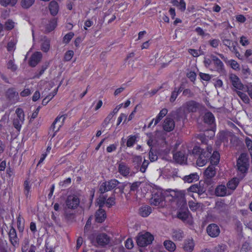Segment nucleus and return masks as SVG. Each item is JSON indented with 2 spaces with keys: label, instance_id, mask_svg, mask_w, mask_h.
<instances>
[{
  "label": "nucleus",
  "instance_id": "24",
  "mask_svg": "<svg viewBox=\"0 0 252 252\" xmlns=\"http://www.w3.org/2000/svg\"><path fill=\"white\" fill-rule=\"evenodd\" d=\"M203 121L205 123L209 125L214 124L215 118L213 114L210 112L206 113L203 117Z\"/></svg>",
  "mask_w": 252,
  "mask_h": 252
},
{
  "label": "nucleus",
  "instance_id": "6",
  "mask_svg": "<svg viewBox=\"0 0 252 252\" xmlns=\"http://www.w3.org/2000/svg\"><path fill=\"white\" fill-rule=\"evenodd\" d=\"M5 96L12 103H15L19 100L18 93L14 88H9L6 92Z\"/></svg>",
  "mask_w": 252,
  "mask_h": 252
},
{
  "label": "nucleus",
  "instance_id": "51",
  "mask_svg": "<svg viewBox=\"0 0 252 252\" xmlns=\"http://www.w3.org/2000/svg\"><path fill=\"white\" fill-rule=\"evenodd\" d=\"M127 8V4L126 3H121L119 4L117 6V10L124 12Z\"/></svg>",
  "mask_w": 252,
  "mask_h": 252
},
{
  "label": "nucleus",
  "instance_id": "33",
  "mask_svg": "<svg viewBox=\"0 0 252 252\" xmlns=\"http://www.w3.org/2000/svg\"><path fill=\"white\" fill-rule=\"evenodd\" d=\"M177 217L184 221L186 220L189 217V211L185 210L179 212L177 214Z\"/></svg>",
  "mask_w": 252,
  "mask_h": 252
},
{
  "label": "nucleus",
  "instance_id": "1",
  "mask_svg": "<svg viewBox=\"0 0 252 252\" xmlns=\"http://www.w3.org/2000/svg\"><path fill=\"white\" fill-rule=\"evenodd\" d=\"M236 166L238 171L241 174L247 172L249 166V158L247 154H241L237 159Z\"/></svg>",
  "mask_w": 252,
  "mask_h": 252
},
{
  "label": "nucleus",
  "instance_id": "10",
  "mask_svg": "<svg viewBox=\"0 0 252 252\" xmlns=\"http://www.w3.org/2000/svg\"><path fill=\"white\" fill-rule=\"evenodd\" d=\"M208 234L212 237H216L220 233L219 227L215 223L209 224L206 229Z\"/></svg>",
  "mask_w": 252,
  "mask_h": 252
},
{
  "label": "nucleus",
  "instance_id": "40",
  "mask_svg": "<svg viewBox=\"0 0 252 252\" xmlns=\"http://www.w3.org/2000/svg\"><path fill=\"white\" fill-rule=\"evenodd\" d=\"M142 162V158L140 156H134L132 158V163L135 167H139Z\"/></svg>",
  "mask_w": 252,
  "mask_h": 252
},
{
  "label": "nucleus",
  "instance_id": "2",
  "mask_svg": "<svg viewBox=\"0 0 252 252\" xmlns=\"http://www.w3.org/2000/svg\"><path fill=\"white\" fill-rule=\"evenodd\" d=\"M154 240V236L149 232L139 233L137 236L136 242L140 247H145L151 244Z\"/></svg>",
  "mask_w": 252,
  "mask_h": 252
},
{
  "label": "nucleus",
  "instance_id": "47",
  "mask_svg": "<svg viewBox=\"0 0 252 252\" xmlns=\"http://www.w3.org/2000/svg\"><path fill=\"white\" fill-rule=\"evenodd\" d=\"M73 56V52L72 51L69 50L66 52L65 54L64 59L66 61H70Z\"/></svg>",
  "mask_w": 252,
  "mask_h": 252
},
{
  "label": "nucleus",
  "instance_id": "25",
  "mask_svg": "<svg viewBox=\"0 0 252 252\" xmlns=\"http://www.w3.org/2000/svg\"><path fill=\"white\" fill-rule=\"evenodd\" d=\"M152 212V208L149 206H144L140 208L139 214L143 217L148 216Z\"/></svg>",
  "mask_w": 252,
  "mask_h": 252
},
{
  "label": "nucleus",
  "instance_id": "58",
  "mask_svg": "<svg viewBox=\"0 0 252 252\" xmlns=\"http://www.w3.org/2000/svg\"><path fill=\"white\" fill-rule=\"evenodd\" d=\"M246 143L249 150L250 155L252 156V152L251 151V150H252V144L251 140L249 138L247 137L246 138Z\"/></svg>",
  "mask_w": 252,
  "mask_h": 252
},
{
  "label": "nucleus",
  "instance_id": "44",
  "mask_svg": "<svg viewBox=\"0 0 252 252\" xmlns=\"http://www.w3.org/2000/svg\"><path fill=\"white\" fill-rule=\"evenodd\" d=\"M106 197L104 196H100L99 198L97 201V205L99 206V208H101L106 202Z\"/></svg>",
  "mask_w": 252,
  "mask_h": 252
},
{
  "label": "nucleus",
  "instance_id": "63",
  "mask_svg": "<svg viewBox=\"0 0 252 252\" xmlns=\"http://www.w3.org/2000/svg\"><path fill=\"white\" fill-rule=\"evenodd\" d=\"M240 42L243 46L248 45L250 43L247 37L244 36L241 37Z\"/></svg>",
  "mask_w": 252,
  "mask_h": 252
},
{
  "label": "nucleus",
  "instance_id": "5",
  "mask_svg": "<svg viewBox=\"0 0 252 252\" xmlns=\"http://www.w3.org/2000/svg\"><path fill=\"white\" fill-rule=\"evenodd\" d=\"M188 190L194 193H197L198 196L204 198L207 196L206 193V189L204 187L203 185H201L200 182L199 185L195 184L190 186Z\"/></svg>",
  "mask_w": 252,
  "mask_h": 252
},
{
  "label": "nucleus",
  "instance_id": "9",
  "mask_svg": "<svg viewBox=\"0 0 252 252\" xmlns=\"http://www.w3.org/2000/svg\"><path fill=\"white\" fill-rule=\"evenodd\" d=\"M110 238L106 234L102 233L96 236V242L101 247H104L110 243Z\"/></svg>",
  "mask_w": 252,
  "mask_h": 252
},
{
  "label": "nucleus",
  "instance_id": "56",
  "mask_svg": "<svg viewBox=\"0 0 252 252\" xmlns=\"http://www.w3.org/2000/svg\"><path fill=\"white\" fill-rule=\"evenodd\" d=\"M199 76L202 80L207 81H209L211 78V76L209 74L202 72L199 73Z\"/></svg>",
  "mask_w": 252,
  "mask_h": 252
},
{
  "label": "nucleus",
  "instance_id": "53",
  "mask_svg": "<svg viewBox=\"0 0 252 252\" xmlns=\"http://www.w3.org/2000/svg\"><path fill=\"white\" fill-rule=\"evenodd\" d=\"M125 246L127 249H131L133 247V241L131 238H128L126 240Z\"/></svg>",
  "mask_w": 252,
  "mask_h": 252
},
{
  "label": "nucleus",
  "instance_id": "29",
  "mask_svg": "<svg viewBox=\"0 0 252 252\" xmlns=\"http://www.w3.org/2000/svg\"><path fill=\"white\" fill-rule=\"evenodd\" d=\"M165 249L169 252H174L176 250L175 244L170 240H166L163 243Z\"/></svg>",
  "mask_w": 252,
  "mask_h": 252
},
{
  "label": "nucleus",
  "instance_id": "16",
  "mask_svg": "<svg viewBox=\"0 0 252 252\" xmlns=\"http://www.w3.org/2000/svg\"><path fill=\"white\" fill-rule=\"evenodd\" d=\"M173 158L177 162L180 164L183 163L187 159V158L185 156V153L184 150L180 151L173 154Z\"/></svg>",
  "mask_w": 252,
  "mask_h": 252
},
{
  "label": "nucleus",
  "instance_id": "42",
  "mask_svg": "<svg viewBox=\"0 0 252 252\" xmlns=\"http://www.w3.org/2000/svg\"><path fill=\"white\" fill-rule=\"evenodd\" d=\"M215 250L217 252H225L226 246L224 244L218 245L215 248Z\"/></svg>",
  "mask_w": 252,
  "mask_h": 252
},
{
  "label": "nucleus",
  "instance_id": "13",
  "mask_svg": "<svg viewBox=\"0 0 252 252\" xmlns=\"http://www.w3.org/2000/svg\"><path fill=\"white\" fill-rule=\"evenodd\" d=\"M229 79L231 81L232 85L236 89L243 90L244 89V86L241 83L240 79L236 75L231 74L229 75Z\"/></svg>",
  "mask_w": 252,
  "mask_h": 252
},
{
  "label": "nucleus",
  "instance_id": "39",
  "mask_svg": "<svg viewBox=\"0 0 252 252\" xmlns=\"http://www.w3.org/2000/svg\"><path fill=\"white\" fill-rule=\"evenodd\" d=\"M24 121H21L19 119L16 118L14 119L13 122V125L14 127L17 129L18 131H20L21 125L23 123Z\"/></svg>",
  "mask_w": 252,
  "mask_h": 252
},
{
  "label": "nucleus",
  "instance_id": "31",
  "mask_svg": "<svg viewBox=\"0 0 252 252\" xmlns=\"http://www.w3.org/2000/svg\"><path fill=\"white\" fill-rule=\"evenodd\" d=\"M59 87V86L54 90L52 93V94H49L43 99L42 101V104L43 105H46L49 102V101L51 100L52 98L57 94Z\"/></svg>",
  "mask_w": 252,
  "mask_h": 252
},
{
  "label": "nucleus",
  "instance_id": "50",
  "mask_svg": "<svg viewBox=\"0 0 252 252\" xmlns=\"http://www.w3.org/2000/svg\"><path fill=\"white\" fill-rule=\"evenodd\" d=\"M238 95L241 98V99L243 100L244 102H248L249 100V99L248 98V97L247 96V95L241 92H240V91H238L237 92Z\"/></svg>",
  "mask_w": 252,
  "mask_h": 252
},
{
  "label": "nucleus",
  "instance_id": "43",
  "mask_svg": "<svg viewBox=\"0 0 252 252\" xmlns=\"http://www.w3.org/2000/svg\"><path fill=\"white\" fill-rule=\"evenodd\" d=\"M106 185V182L103 183L100 186L99 191L100 193L103 194L104 192L108 191L109 189H108Z\"/></svg>",
  "mask_w": 252,
  "mask_h": 252
},
{
  "label": "nucleus",
  "instance_id": "12",
  "mask_svg": "<svg viewBox=\"0 0 252 252\" xmlns=\"http://www.w3.org/2000/svg\"><path fill=\"white\" fill-rule=\"evenodd\" d=\"M175 127V122L171 118L167 117L164 120L163 124V128L167 132L172 131Z\"/></svg>",
  "mask_w": 252,
  "mask_h": 252
},
{
  "label": "nucleus",
  "instance_id": "28",
  "mask_svg": "<svg viewBox=\"0 0 252 252\" xmlns=\"http://www.w3.org/2000/svg\"><path fill=\"white\" fill-rule=\"evenodd\" d=\"M194 246L192 240H188L185 242L184 249L187 252H191L193 250Z\"/></svg>",
  "mask_w": 252,
  "mask_h": 252
},
{
  "label": "nucleus",
  "instance_id": "15",
  "mask_svg": "<svg viewBox=\"0 0 252 252\" xmlns=\"http://www.w3.org/2000/svg\"><path fill=\"white\" fill-rule=\"evenodd\" d=\"M210 57L215 66L216 70L219 72H222L224 70L223 63L218 57L213 55H211Z\"/></svg>",
  "mask_w": 252,
  "mask_h": 252
},
{
  "label": "nucleus",
  "instance_id": "41",
  "mask_svg": "<svg viewBox=\"0 0 252 252\" xmlns=\"http://www.w3.org/2000/svg\"><path fill=\"white\" fill-rule=\"evenodd\" d=\"M16 114L17 116V119H19L21 121H24V113L21 108H18L16 110Z\"/></svg>",
  "mask_w": 252,
  "mask_h": 252
},
{
  "label": "nucleus",
  "instance_id": "30",
  "mask_svg": "<svg viewBox=\"0 0 252 252\" xmlns=\"http://www.w3.org/2000/svg\"><path fill=\"white\" fill-rule=\"evenodd\" d=\"M239 182V180L237 178H233L229 181L227 184V187L228 189L234 190L237 187Z\"/></svg>",
  "mask_w": 252,
  "mask_h": 252
},
{
  "label": "nucleus",
  "instance_id": "14",
  "mask_svg": "<svg viewBox=\"0 0 252 252\" xmlns=\"http://www.w3.org/2000/svg\"><path fill=\"white\" fill-rule=\"evenodd\" d=\"M42 57V55L40 52H36L31 56L29 64L32 67L35 66L38 63L40 62Z\"/></svg>",
  "mask_w": 252,
  "mask_h": 252
},
{
  "label": "nucleus",
  "instance_id": "45",
  "mask_svg": "<svg viewBox=\"0 0 252 252\" xmlns=\"http://www.w3.org/2000/svg\"><path fill=\"white\" fill-rule=\"evenodd\" d=\"M74 36V33L72 32H70L66 34L64 37L63 39V41L64 43H68L72 38Z\"/></svg>",
  "mask_w": 252,
  "mask_h": 252
},
{
  "label": "nucleus",
  "instance_id": "32",
  "mask_svg": "<svg viewBox=\"0 0 252 252\" xmlns=\"http://www.w3.org/2000/svg\"><path fill=\"white\" fill-rule=\"evenodd\" d=\"M50 40L46 38L41 43V50L44 52H47L50 47Z\"/></svg>",
  "mask_w": 252,
  "mask_h": 252
},
{
  "label": "nucleus",
  "instance_id": "19",
  "mask_svg": "<svg viewBox=\"0 0 252 252\" xmlns=\"http://www.w3.org/2000/svg\"><path fill=\"white\" fill-rule=\"evenodd\" d=\"M106 217L105 212L102 208H99L95 213V220L97 222H103Z\"/></svg>",
  "mask_w": 252,
  "mask_h": 252
},
{
  "label": "nucleus",
  "instance_id": "3",
  "mask_svg": "<svg viewBox=\"0 0 252 252\" xmlns=\"http://www.w3.org/2000/svg\"><path fill=\"white\" fill-rule=\"evenodd\" d=\"M200 104L199 103L194 101L190 100L184 103L182 107L177 110V113L179 114L183 110L185 112L187 111L188 112H195L199 108Z\"/></svg>",
  "mask_w": 252,
  "mask_h": 252
},
{
  "label": "nucleus",
  "instance_id": "36",
  "mask_svg": "<svg viewBox=\"0 0 252 252\" xmlns=\"http://www.w3.org/2000/svg\"><path fill=\"white\" fill-rule=\"evenodd\" d=\"M34 1L35 0H22L21 4L23 8L28 9L34 3Z\"/></svg>",
  "mask_w": 252,
  "mask_h": 252
},
{
  "label": "nucleus",
  "instance_id": "60",
  "mask_svg": "<svg viewBox=\"0 0 252 252\" xmlns=\"http://www.w3.org/2000/svg\"><path fill=\"white\" fill-rule=\"evenodd\" d=\"M149 162L148 160H144L142 163V164L140 167V170L142 172L144 173L146 171L147 167L148 166Z\"/></svg>",
  "mask_w": 252,
  "mask_h": 252
},
{
  "label": "nucleus",
  "instance_id": "4",
  "mask_svg": "<svg viewBox=\"0 0 252 252\" xmlns=\"http://www.w3.org/2000/svg\"><path fill=\"white\" fill-rule=\"evenodd\" d=\"M80 203L79 198L75 195H70L67 196L65 200L66 208L75 209L77 208Z\"/></svg>",
  "mask_w": 252,
  "mask_h": 252
},
{
  "label": "nucleus",
  "instance_id": "46",
  "mask_svg": "<svg viewBox=\"0 0 252 252\" xmlns=\"http://www.w3.org/2000/svg\"><path fill=\"white\" fill-rule=\"evenodd\" d=\"M64 216L66 219L68 220H71L74 218V214L73 213H68L67 212V208H64Z\"/></svg>",
  "mask_w": 252,
  "mask_h": 252
},
{
  "label": "nucleus",
  "instance_id": "54",
  "mask_svg": "<svg viewBox=\"0 0 252 252\" xmlns=\"http://www.w3.org/2000/svg\"><path fill=\"white\" fill-rule=\"evenodd\" d=\"M115 198L114 197H110L107 200H106V204L109 207L115 205Z\"/></svg>",
  "mask_w": 252,
  "mask_h": 252
},
{
  "label": "nucleus",
  "instance_id": "26",
  "mask_svg": "<svg viewBox=\"0 0 252 252\" xmlns=\"http://www.w3.org/2000/svg\"><path fill=\"white\" fill-rule=\"evenodd\" d=\"M199 179V176L197 173L190 174L189 175L185 176L183 178L185 182L190 183L194 181H197Z\"/></svg>",
  "mask_w": 252,
  "mask_h": 252
},
{
  "label": "nucleus",
  "instance_id": "48",
  "mask_svg": "<svg viewBox=\"0 0 252 252\" xmlns=\"http://www.w3.org/2000/svg\"><path fill=\"white\" fill-rule=\"evenodd\" d=\"M113 117V114L112 113H110L104 120V122L102 124V126L103 127L106 126L109 123Z\"/></svg>",
  "mask_w": 252,
  "mask_h": 252
},
{
  "label": "nucleus",
  "instance_id": "7",
  "mask_svg": "<svg viewBox=\"0 0 252 252\" xmlns=\"http://www.w3.org/2000/svg\"><path fill=\"white\" fill-rule=\"evenodd\" d=\"M165 200L164 196L160 191H157L153 194L151 198V204L154 206H162Z\"/></svg>",
  "mask_w": 252,
  "mask_h": 252
},
{
  "label": "nucleus",
  "instance_id": "8",
  "mask_svg": "<svg viewBox=\"0 0 252 252\" xmlns=\"http://www.w3.org/2000/svg\"><path fill=\"white\" fill-rule=\"evenodd\" d=\"M210 158V153L209 152H204V150H202L196 161L197 165L203 166L207 163Z\"/></svg>",
  "mask_w": 252,
  "mask_h": 252
},
{
  "label": "nucleus",
  "instance_id": "27",
  "mask_svg": "<svg viewBox=\"0 0 252 252\" xmlns=\"http://www.w3.org/2000/svg\"><path fill=\"white\" fill-rule=\"evenodd\" d=\"M184 237L183 231L180 229L174 230L172 233V238L175 241H181Z\"/></svg>",
  "mask_w": 252,
  "mask_h": 252
},
{
  "label": "nucleus",
  "instance_id": "49",
  "mask_svg": "<svg viewBox=\"0 0 252 252\" xmlns=\"http://www.w3.org/2000/svg\"><path fill=\"white\" fill-rule=\"evenodd\" d=\"M183 94L188 97H192L194 96V94L189 89H186L183 91Z\"/></svg>",
  "mask_w": 252,
  "mask_h": 252
},
{
  "label": "nucleus",
  "instance_id": "22",
  "mask_svg": "<svg viewBox=\"0 0 252 252\" xmlns=\"http://www.w3.org/2000/svg\"><path fill=\"white\" fill-rule=\"evenodd\" d=\"M227 189L225 186L221 185L218 186L215 189V194L218 196H224L227 194Z\"/></svg>",
  "mask_w": 252,
  "mask_h": 252
},
{
  "label": "nucleus",
  "instance_id": "55",
  "mask_svg": "<svg viewBox=\"0 0 252 252\" xmlns=\"http://www.w3.org/2000/svg\"><path fill=\"white\" fill-rule=\"evenodd\" d=\"M31 188L29 186V182L27 181H25L24 182V189L25 195L28 197L29 195L30 189Z\"/></svg>",
  "mask_w": 252,
  "mask_h": 252
},
{
  "label": "nucleus",
  "instance_id": "57",
  "mask_svg": "<svg viewBox=\"0 0 252 252\" xmlns=\"http://www.w3.org/2000/svg\"><path fill=\"white\" fill-rule=\"evenodd\" d=\"M179 93L176 91V90H174V91L172 92L170 98V101L171 102H173L176 100L177 97Z\"/></svg>",
  "mask_w": 252,
  "mask_h": 252
},
{
  "label": "nucleus",
  "instance_id": "52",
  "mask_svg": "<svg viewBox=\"0 0 252 252\" xmlns=\"http://www.w3.org/2000/svg\"><path fill=\"white\" fill-rule=\"evenodd\" d=\"M136 137L135 136H130L127 141L126 145L127 147H131L135 143Z\"/></svg>",
  "mask_w": 252,
  "mask_h": 252
},
{
  "label": "nucleus",
  "instance_id": "18",
  "mask_svg": "<svg viewBox=\"0 0 252 252\" xmlns=\"http://www.w3.org/2000/svg\"><path fill=\"white\" fill-rule=\"evenodd\" d=\"M9 237L10 241L14 247H16L18 245V239L17 237L16 232L15 229L12 228L9 232Z\"/></svg>",
  "mask_w": 252,
  "mask_h": 252
},
{
  "label": "nucleus",
  "instance_id": "20",
  "mask_svg": "<svg viewBox=\"0 0 252 252\" xmlns=\"http://www.w3.org/2000/svg\"><path fill=\"white\" fill-rule=\"evenodd\" d=\"M57 25V18H53L49 21L45 27V32L49 33L53 31Z\"/></svg>",
  "mask_w": 252,
  "mask_h": 252
},
{
  "label": "nucleus",
  "instance_id": "37",
  "mask_svg": "<svg viewBox=\"0 0 252 252\" xmlns=\"http://www.w3.org/2000/svg\"><path fill=\"white\" fill-rule=\"evenodd\" d=\"M210 159H211V162L212 163L217 164L219 162L220 159L219 154L217 152H214L213 155H211Z\"/></svg>",
  "mask_w": 252,
  "mask_h": 252
},
{
  "label": "nucleus",
  "instance_id": "34",
  "mask_svg": "<svg viewBox=\"0 0 252 252\" xmlns=\"http://www.w3.org/2000/svg\"><path fill=\"white\" fill-rule=\"evenodd\" d=\"M119 184L120 182L116 179L111 180L108 182H106V185L108 187V189H109V190L115 188Z\"/></svg>",
  "mask_w": 252,
  "mask_h": 252
},
{
  "label": "nucleus",
  "instance_id": "62",
  "mask_svg": "<svg viewBox=\"0 0 252 252\" xmlns=\"http://www.w3.org/2000/svg\"><path fill=\"white\" fill-rule=\"evenodd\" d=\"M141 183L140 182H135L132 183L130 186V190L131 191H135L137 188L140 186Z\"/></svg>",
  "mask_w": 252,
  "mask_h": 252
},
{
  "label": "nucleus",
  "instance_id": "23",
  "mask_svg": "<svg viewBox=\"0 0 252 252\" xmlns=\"http://www.w3.org/2000/svg\"><path fill=\"white\" fill-rule=\"evenodd\" d=\"M216 174V168L214 165L209 166L204 171V176L207 178H213Z\"/></svg>",
  "mask_w": 252,
  "mask_h": 252
},
{
  "label": "nucleus",
  "instance_id": "21",
  "mask_svg": "<svg viewBox=\"0 0 252 252\" xmlns=\"http://www.w3.org/2000/svg\"><path fill=\"white\" fill-rule=\"evenodd\" d=\"M49 9L52 16L56 15L59 11L58 3L55 0L51 1L49 4Z\"/></svg>",
  "mask_w": 252,
  "mask_h": 252
},
{
  "label": "nucleus",
  "instance_id": "38",
  "mask_svg": "<svg viewBox=\"0 0 252 252\" xmlns=\"http://www.w3.org/2000/svg\"><path fill=\"white\" fill-rule=\"evenodd\" d=\"M14 22L10 19L8 20L4 24V29L7 31L11 30L14 27Z\"/></svg>",
  "mask_w": 252,
  "mask_h": 252
},
{
  "label": "nucleus",
  "instance_id": "17",
  "mask_svg": "<svg viewBox=\"0 0 252 252\" xmlns=\"http://www.w3.org/2000/svg\"><path fill=\"white\" fill-rule=\"evenodd\" d=\"M118 172L124 177H126L130 173V168L124 162L119 163Z\"/></svg>",
  "mask_w": 252,
  "mask_h": 252
},
{
  "label": "nucleus",
  "instance_id": "64",
  "mask_svg": "<svg viewBox=\"0 0 252 252\" xmlns=\"http://www.w3.org/2000/svg\"><path fill=\"white\" fill-rule=\"evenodd\" d=\"M149 157L151 161H154L158 158V157L156 154H155L152 150H150L149 153Z\"/></svg>",
  "mask_w": 252,
  "mask_h": 252
},
{
  "label": "nucleus",
  "instance_id": "11",
  "mask_svg": "<svg viewBox=\"0 0 252 252\" xmlns=\"http://www.w3.org/2000/svg\"><path fill=\"white\" fill-rule=\"evenodd\" d=\"M66 117L65 115H62L57 117L52 125L53 131H58L64 123Z\"/></svg>",
  "mask_w": 252,
  "mask_h": 252
},
{
  "label": "nucleus",
  "instance_id": "35",
  "mask_svg": "<svg viewBox=\"0 0 252 252\" xmlns=\"http://www.w3.org/2000/svg\"><path fill=\"white\" fill-rule=\"evenodd\" d=\"M18 0H0V4L3 6H7L10 5L14 6L17 2Z\"/></svg>",
  "mask_w": 252,
  "mask_h": 252
},
{
  "label": "nucleus",
  "instance_id": "61",
  "mask_svg": "<svg viewBox=\"0 0 252 252\" xmlns=\"http://www.w3.org/2000/svg\"><path fill=\"white\" fill-rule=\"evenodd\" d=\"M15 46V43L14 41H11L8 42L7 46V49L8 51L10 52L14 50Z\"/></svg>",
  "mask_w": 252,
  "mask_h": 252
},
{
  "label": "nucleus",
  "instance_id": "59",
  "mask_svg": "<svg viewBox=\"0 0 252 252\" xmlns=\"http://www.w3.org/2000/svg\"><path fill=\"white\" fill-rule=\"evenodd\" d=\"M7 67L12 71H15L17 69L16 65L14 63L12 60H10L7 63Z\"/></svg>",
  "mask_w": 252,
  "mask_h": 252
}]
</instances>
